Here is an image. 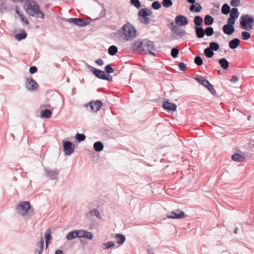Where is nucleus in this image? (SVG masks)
<instances>
[{"instance_id":"8fccbe9b","label":"nucleus","mask_w":254,"mask_h":254,"mask_svg":"<svg viewBox=\"0 0 254 254\" xmlns=\"http://www.w3.org/2000/svg\"><path fill=\"white\" fill-rule=\"evenodd\" d=\"M105 70L108 73H112L114 72V69L112 67L111 64H108L105 67Z\"/></svg>"},{"instance_id":"b1692460","label":"nucleus","mask_w":254,"mask_h":254,"mask_svg":"<svg viewBox=\"0 0 254 254\" xmlns=\"http://www.w3.org/2000/svg\"><path fill=\"white\" fill-rule=\"evenodd\" d=\"M51 230L50 229H48L46 231L45 233V238L46 239V248L48 247V246L49 245V243H50V241L52 239V236H51Z\"/></svg>"},{"instance_id":"69168bd1","label":"nucleus","mask_w":254,"mask_h":254,"mask_svg":"<svg viewBox=\"0 0 254 254\" xmlns=\"http://www.w3.org/2000/svg\"><path fill=\"white\" fill-rule=\"evenodd\" d=\"M55 254H63V252L60 250H57L55 252Z\"/></svg>"},{"instance_id":"cd10ccee","label":"nucleus","mask_w":254,"mask_h":254,"mask_svg":"<svg viewBox=\"0 0 254 254\" xmlns=\"http://www.w3.org/2000/svg\"><path fill=\"white\" fill-rule=\"evenodd\" d=\"M77 230H73V231H70L67 233L66 238L67 240H72L75 238H77Z\"/></svg>"},{"instance_id":"20e7f679","label":"nucleus","mask_w":254,"mask_h":254,"mask_svg":"<svg viewBox=\"0 0 254 254\" xmlns=\"http://www.w3.org/2000/svg\"><path fill=\"white\" fill-rule=\"evenodd\" d=\"M125 39L126 41L132 40L136 37L135 28L130 23H127L122 27Z\"/></svg>"},{"instance_id":"a18cd8bd","label":"nucleus","mask_w":254,"mask_h":254,"mask_svg":"<svg viewBox=\"0 0 254 254\" xmlns=\"http://www.w3.org/2000/svg\"><path fill=\"white\" fill-rule=\"evenodd\" d=\"M130 3L137 8L141 6V3L139 0H130Z\"/></svg>"},{"instance_id":"4be33fe9","label":"nucleus","mask_w":254,"mask_h":254,"mask_svg":"<svg viewBox=\"0 0 254 254\" xmlns=\"http://www.w3.org/2000/svg\"><path fill=\"white\" fill-rule=\"evenodd\" d=\"M231 159L234 161L239 162H243L245 160V157L239 153L234 154L232 156Z\"/></svg>"},{"instance_id":"0eeeda50","label":"nucleus","mask_w":254,"mask_h":254,"mask_svg":"<svg viewBox=\"0 0 254 254\" xmlns=\"http://www.w3.org/2000/svg\"><path fill=\"white\" fill-rule=\"evenodd\" d=\"M45 174L52 180H56L58 179L60 171L58 169L51 170L49 168H45Z\"/></svg>"},{"instance_id":"393cba45","label":"nucleus","mask_w":254,"mask_h":254,"mask_svg":"<svg viewBox=\"0 0 254 254\" xmlns=\"http://www.w3.org/2000/svg\"><path fill=\"white\" fill-rule=\"evenodd\" d=\"M93 147L95 151L97 152H100L103 149L104 145L102 142L101 141H97L95 142L93 144Z\"/></svg>"},{"instance_id":"72a5a7b5","label":"nucleus","mask_w":254,"mask_h":254,"mask_svg":"<svg viewBox=\"0 0 254 254\" xmlns=\"http://www.w3.org/2000/svg\"><path fill=\"white\" fill-rule=\"evenodd\" d=\"M115 242H112V241L108 242L107 243H103L102 245V248L104 250H107L108 249H110V248L113 247L115 246Z\"/></svg>"},{"instance_id":"f704fd0d","label":"nucleus","mask_w":254,"mask_h":254,"mask_svg":"<svg viewBox=\"0 0 254 254\" xmlns=\"http://www.w3.org/2000/svg\"><path fill=\"white\" fill-rule=\"evenodd\" d=\"M15 9H16V12L18 14L21 20L23 22H24L26 25L28 24L29 23L28 20H27V18L25 16H24L22 14H21L19 12L18 6H16Z\"/></svg>"},{"instance_id":"a878e982","label":"nucleus","mask_w":254,"mask_h":254,"mask_svg":"<svg viewBox=\"0 0 254 254\" xmlns=\"http://www.w3.org/2000/svg\"><path fill=\"white\" fill-rule=\"evenodd\" d=\"M219 63L221 67L224 69H227L229 67V62L225 58H222L219 60Z\"/></svg>"},{"instance_id":"9b49d317","label":"nucleus","mask_w":254,"mask_h":254,"mask_svg":"<svg viewBox=\"0 0 254 254\" xmlns=\"http://www.w3.org/2000/svg\"><path fill=\"white\" fill-rule=\"evenodd\" d=\"M26 87L29 90H34L38 87V84L32 78H28L26 81Z\"/></svg>"},{"instance_id":"7c9ffc66","label":"nucleus","mask_w":254,"mask_h":254,"mask_svg":"<svg viewBox=\"0 0 254 254\" xmlns=\"http://www.w3.org/2000/svg\"><path fill=\"white\" fill-rule=\"evenodd\" d=\"M118 50L117 46L112 45L109 48L108 53L111 56H114L117 53Z\"/></svg>"},{"instance_id":"39448f33","label":"nucleus","mask_w":254,"mask_h":254,"mask_svg":"<svg viewBox=\"0 0 254 254\" xmlns=\"http://www.w3.org/2000/svg\"><path fill=\"white\" fill-rule=\"evenodd\" d=\"M154 50V45L153 42L144 39L142 40V46H141V53L147 54H149L150 55L155 56V53L152 52Z\"/></svg>"},{"instance_id":"f8f14e48","label":"nucleus","mask_w":254,"mask_h":254,"mask_svg":"<svg viewBox=\"0 0 254 254\" xmlns=\"http://www.w3.org/2000/svg\"><path fill=\"white\" fill-rule=\"evenodd\" d=\"M67 21L70 23H73L79 26H83L88 24L87 22L82 18H71L68 19Z\"/></svg>"},{"instance_id":"2eb2a0df","label":"nucleus","mask_w":254,"mask_h":254,"mask_svg":"<svg viewBox=\"0 0 254 254\" xmlns=\"http://www.w3.org/2000/svg\"><path fill=\"white\" fill-rule=\"evenodd\" d=\"M162 107L165 110L171 111H175L177 109V106L175 104L170 103L168 101L165 102L163 104Z\"/></svg>"},{"instance_id":"6e6d98bb","label":"nucleus","mask_w":254,"mask_h":254,"mask_svg":"<svg viewBox=\"0 0 254 254\" xmlns=\"http://www.w3.org/2000/svg\"><path fill=\"white\" fill-rule=\"evenodd\" d=\"M213 18L211 16L207 14V25H211L213 23Z\"/></svg>"},{"instance_id":"774afa93","label":"nucleus","mask_w":254,"mask_h":254,"mask_svg":"<svg viewBox=\"0 0 254 254\" xmlns=\"http://www.w3.org/2000/svg\"><path fill=\"white\" fill-rule=\"evenodd\" d=\"M187 1L190 3H192V4H194V3L195 2V0H187Z\"/></svg>"},{"instance_id":"f03ea898","label":"nucleus","mask_w":254,"mask_h":254,"mask_svg":"<svg viewBox=\"0 0 254 254\" xmlns=\"http://www.w3.org/2000/svg\"><path fill=\"white\" fill-rule=\"evenodd\" d=\"M31 207V204L29 201H22L18 203L16 207L17 213L22 217H26L27 219H30L32 215L27 214L30 210Z\"/></svg>"},{"instance_id":"e433bc0d","label":"nucleus","mask_w":254,"mask_h":254,"mask_svg":"<svg viewBox=\"0 0 254 254\" xmlns=\"http://www.w3.org/2000/svg\"><path fill=\"white\" fill-rule=\"evenodd\" d=\"M208 48L213 51H217L219 49V45L216 42H212L210 43L209 47Z\"/></svg>"},{"instance_id":"4d7b16f0","label":"nucleus","mask_w":254,"mask_h":254,"mask_svg":"<svg viewBox=\"0 0 254 254\" xmlns=\"http://www.w3.org/2000/svg\"><path fill=\"white\" fill-rule=\"evenodd\" d=\"M77 238H83V236L82 235H84L85 231H84L83 230H77Z\"/></svg>"},{"instance_id":"c85d7f7f","label":"nucleus","mask_w":254,"mask_h":254,"mask_svg":"<svg viewBox=\"0 0 254 254\" xmlns=\"http://www.w3.org/2000/svg\"><path fill=\"white\" fill-rule=\"evenodd\" d=\"M207 90L215 97H218V94L215 90L213 86L207 80Z\"/></svg>"},{"instance_id":"5fc2aeb1","label":"nucleus","mask_w":254,"mask_h":254,"mask_svg":"<svg viewBox=\"0 0 254 254\" xmlns=\"http://www.w3.org/2000/svg\"><path fill=\"white\" fill-rule=\"evenodd\" d=\"M248 148L249 150L252 151H254V140L248 144Z\"/></svg>"},{"instance_id":"412c9836","label":"nucleus","mask_w":254,"mask_h":254,"mask_svg":"<svg viewBox=\"0 0 254 254\" xmlns=\"http://www.w3.org/2000/svg\"><path fill=\"white\" fill-rule=\"evenodd\" d=\"M240 40L238 38H234L229 42V46L231 49L237 48L240 45Z\"/></svg>"},{"instance_id":"79ce46f5","label":"nucleus","mask_w":254,"mask_h":254,"mask_svg":"<svg viewBox=\"0 0 254 254\" xmlns=\"http://www.w3.org/2000/svg\"><path fill=\"white\" fill-rule=\"evenodd\" d=\"M162 5L166 8H168L173 5L172 0H163L162 2Z\"/></svg>"},{"instance_id":"7ed1b4c3","label":"nucleus","mask_w":254,"mask_h":254,"mask_svg":"<svg viewBox=\"0 0 254 254\" xmlns=\"http://www.w3.org/2000/svg\"><path fill=\"white\" fill-rule=\"evenodd\" d=\"M254 20L253 18L250 15L243 14L241 16L240 24L242 29L246 31H250L252 29Z\"/></svg>"},{"instance_id":"3c124183","label":"nucleus","mask_w":254,"mask_h":254,"mask_svg":"<svg viewBox=\"0 0 254 254\" xmlns=\"http://www.w3.org/2000/svg\"><path fill=\"white\" fill-rule=\"evenodd\" d=\"M236 19L229 17L227 21V25L234 26L235 23Z\"/></svg>"},{"instance_id":"49530a36","label":"nucleus","mask_w":254,"mask_h":254,"mask_svg":"<svg viewBox=\"0 0 254 254\" xmlns=\"http://www.w3.org/2000/svg\"><path fill=\"white\" fill-rule=\"evenodd\" d=\"M242 39L244 40H247L251 37V34L247 31L242 32Z\"/></svg>"},{"instance_id":"c03bdc74","label":"nucleus","mask_w":254,"mask_h":254,"mask_svg":"<svg viewBox=\"0 0 254 254\" xmlns=\"http://www.w3.org/2000/svg\"><path fill=\"white\" fill-rule=\"evenodd\" d=\"M179 51L177 48H174L171 50V55L173 58H177L179 54Z\"/></svg>"},{"instance_id":"09e8293b","label":"nucleus","mask_w":254,"mask_h":254,"mask_svg":"<svg viewBox=\"0 0 254 254\" xmlns=\"http://www.w3.org/2000/svg\"><path fill=\"white\" fill-rule=\"evenodd\" d=\"M194 63L197 65H201L203 63V61L200 57L196 56L194 59Z\"/></svg>"},{"instance_id":"603ef678","label":"nucleus","mask_w":254,"mask_h":254,"mask_svg":"<svg viewBox=\"0 0 254 254\" xmlns=\"http://www.w3.org/2000/svg\"><path fill=\"white\" fill-rule=\"evenodd\" d=\"M230 4L232 6H238L240 4V0H231Z\"/></svg>"},{"instance_id":"37998d69","label":"nucleus","mask_w":254,"mask_h":254,"mask_svg":"<svg viewBox=\"0 0 254 254\" xmlns=\"http://www.w3.org/2000/svg\"><path fill=\"white\" fill-rule=\"evenodd\" d=\"M161 7V4L158 1H155L152 3V7L155 10H158Z\"/></svg>"},{"instance_id":"473e14b6","label":"nucleus","mask_w":254,"mask_h":254,"mask_svg":"<svg viewBox=\"0 0 254 254\" xmlns=\"http://www.w3.org/2000/svg\"><path fill=\"white\" fill-rule=\"evenodd\" d=\"M230 7L227 3L224 4L221 8V12L223 14H227L230 11Z\"/></svg>"},{"instance_id":"052dcab7","label":"nucleus","mask_w":254,"mask_h":254,"mask_svg":"<svg viewBox=\"0 0 254 254\" xmlns=\"http://www.w3.org/2000/svg\"><path fill=\"white\" fill-rule=\"evenodd\" d=\"M214 55L213 51L207 47V58H210Z\"/></svg>"},{"instance_id":"a19ab883","label":"nucleus","mask_w":254,"mask_h":254,"mask_svg":"<svg viewBox=\"0 0 254 254\" xmlns=\"http://www.w3.org/2000/svg\"><path fill=\"white\" fill-rule=\"evenodd\" d=\"M89 213L91 216H95L96 217H97L98 218H101L100 214L99 211L97 209H95V208L92 209L89 212Z\"/></svg>"},{"instance_id":"0e129e2a","label":"nucleus","mask_w":254,"mask_h":254,"mask_svg":"<svg viewBox=\"0 0 254 254\" xmlns=\"http://www.w3.org/2000/svg\"><path fill=\"white\" fill-rule=\"evenodd\" d=\"M239 79L238 76L236 75H233L231 79L230 80L232 82L235 83L237 82Z\"/></svg>"},{"instance_id":"1a4fd4ad","label":"nucleus","mask_w":254,"mask_h":254,"mask_svg":"<svg viewBox=\"0 0 254 254\" xmlns=\"http://www.w3.org/2000/svg\"><path fill=\"white\" fill-rule=\"evenodd\" d=\"M167 217L172 219H181L185 217V213L181 210L176 209L170 212Z\"/></svg>"},{"instance_id":"6ab92c4d","label":"nucleus","mask_w":254,"mask_h":254,"mask_svg":"<svg viewBox=\"0 0 254 254\" xmlns=\"http://www.w3.org/2000/svg\"><path fill=\"white\" fill-rule=\"evenodd\" d=\"M142 46V40L140 41L137 40L134 41L131 47V50L132 51H137L141 53V46Z\"/></svg>"},{"instance_id":"13d9d810","label":"nucleus","mask_w":254,"mask_h":254,"mask_svg":"<svg viewBox=\"0 0 254 254\" xmlns=\"http://www.w3.org/2000/svg\"><path fill=\"white\" fill-rule=\"evenodd\" d=\"M37 68L35 66H32L29 68V72L31 74H34L37 71Z\"/></svg>"},{"instance_id":"6e6552de","label":"nucleus","mask_w":254,"mask_h":254,"mask_svg":"<svg viewBox=\"0 0 254 254\" xmlns=\"http://www.w3.org/2000/svg\"><path fill=\"white\" fill-rule=\"evenodd\" d=\"M65 154L69 155L72 154L75 149L74 144L69 141H66L63 144Z\"/></svg>"},{"instance_id":"5701e85b","label":"nucleus","mask_w":254,"mask_h":254,"mask_svg":"<svg viewBox=\"0 0 254 254\" xmlns=\"http://www.w3.org/2000/svg\"><path fill=\"white\" fill-rule=\"evenodd\" d=\"M115 238L116 240L117 243L120 245H122L126 241L125 236L121 234H116L115 236Z\"/></svg>"},{"instance_id":"864d4df0","label":"nucleus","mask_w":254,"mask_h":254,"mask_svg":"<svg viewBox=\"0 0 254 254\" xmlns=\"http://www.w3.org/2000/svg\"><path fill=\"white\" fill-rule=\"evenodd\" d=\"M178 66L180 70L182 71H185L187 69L186 64L184 63H179Z\"/></svg>"},{"instance_id":"de8ad7c7","label":"nucleus","mask_w":254,"mask_h":254,"mask_svg":"<svg viewBox=\"0 0 254 254\" xmlns=\"http://www.w3.org/2000/svg\"><path fill=\"white\" fill-rule=\"evenodd\" d=\"M83 238H86L88 240H92L93 238V236L92 233L85 231L84 235H82Z\"/></svg>"},{"instance_id":"bb28decb","label":"nucleus","mask_w":254,"mask_h":254,"mask_svg":"<svg viewBox=\"0 0 254 254\" xmlns=\"http://www.w3.org/2000/svg\"><path fill=\"white\" fill-rule=\"evenodd\" d=\"M230 17H232V18H235L236 19L239 17V12L238 11V8H237L236 7L232 8L231 9V10H230Z\"/></svg>"},{"instance_id":"2f4dec72","label":"nucleus","mask_w":254,"mask_h":254,"mask_svg":"<svg viewBox=\"0 0 254 254\" xmlns=\"http://www.w3.org/2000/svg\"><path fill=\"white\" fill-rule=\"evenodd\" d=\"M51 115L52 112L49 109H45L41 112V116L46 119L50 118L51 117Z\"/></svg>"},{"instance_id":"aec40b11","label":"nucleus","mask_w":254,"mask_h":254,"mask_svg":"<svg viewBox=\"0 0 254 254\" xmlns=\"http://www.w3.org/2000/svg\"><path fill=\"white\" fill-rule=\"evenodd\" d=\"M195 30L196 36L199 38L203 37L205 34L206 35V29L204 30L202 26H195Z\"/></svg>"},{"instance_id":"f3484780","label":"nucleus","mask_w":254,"mask_h":254,"mask_svg":"<svg viewBox=\"0 0 254 254\" xmlns=\"http://www.w3.org/2000/svg\"><path fill=\"white\" fill-rule=\"evenodd\" d=\"M44 246V241L43 237H41L37 248L35 251V254H42Z\"/></svg>"},{"instance_id":"ea45409f","label":"nucleus","mask_w":254,"mask_h":254,"mask_svg":"<svg viewBox=\"0 0 254 254\" xmlns=\"http://www.w3.org/2000/svg\"><path fill=\"white\" fill-rule=\"evenodd\" d=\"M75 138L78 142H80L81 141H84L85 139L86 136L83 133H77L76 134Z\"/></svg>"},{"instance_id":"dca6fc26","label":"nucleus","mask_w":254,"mask_h":254,"mask_svg":"<svg viewBox=\"0 0 254 254\" xmlns=\"http://www.w3.org/2000/svg\"><path fill=\"white\" fill-rule=\"evenodd\" d=\"M170 25L171 26V30L175 34L180 36H183L185 35V31L175 25L173 22H171Z\"/></svg>"},{"instance_id":"423d86ee","label":"nucleus","mask_w":254,"mask_h":254,"mask_svg":"<svg viewBox=\"0 0 254 254\" xmlns=\"http://www.w3.org/2000/svg\"><path fill=\"white\" fill-rule=\"evenodd\" d=\"M151 14V10L147 8H142L138 13L139 20L144 24H147L151 22V19L149 16Z\"/></svg>"},{"instance_id":"4468645a","label":"nucleus","mask_w":254,"mask_h":254,"mask_svg":"<svg viewBox=\"0 0 254 254\" xmlns=\"http://www.w3.org/2000/svg\"><path fill=\"white\" fill-rule=\"evenodd\" d=\"M175 22L177 24L180 26H184L188 23L187 18L182 15H179L176 17Z\"/></svg>"},{"instance_id":"338daca9","label":"nucleus","mask_w":254,"mask_h":254,"mask_svg":"<svg viewBox=\"0 0 254 254\" xmlns=\"http://www.w3.org/2000/svg\"><path fill=\"white\" fill-rule=\"evenodd\" d=\"M26 0H12V1L13 2H18V1H19V2H24L26 1Z\"/></svg>"},{"instance_id":"a211bd4d","label":"nucleus","mask_w":254,"mask_h":254,"mask_svg":"<svg viewBox=\"0 0 254 254\" xmlns=\"http://www.w3.org/2000/svg\"><path fill=\"white\" fill-rule=\"evenodd\" d=\"M222 30L225 34L230 35L234 32L235 28L234 26L225 24L223 26Z\"/></svg>"},{"instance_id":"9d476101","label":"nucleus","mask_w":254,"mask_h":254,"mask_svg":"<svg viewBox=\"0 0 254 254\" xmlns=\"http://www.w3.org/2000/svg\"><path fill=\"white\" fill-rule=\"evenodd\" d=\"M87 67L97 77L101 79H104L105 75L104 71L94 68L90 65H88Z\"/></svg>"},{"instance_id":"4c0bfd02","label":"nucleus","mask_w":254,"mask_h":254,"mask_svg":"<svg viewBox=\"0 0 254 254\" xmlns=\"http://www.w3.org/2000/svg\"><path fill=\"white\" fill-rule=\"evenodd\" d=\"M195 79L200 84L206 87V79L202 76L196 77Z\"/></svg>"},{"instance_id":"bf43d9fd","label":"nucleus","mask_w":254,"mask_h":254,"mask_svg":"<svg viewBox=\"0 0 254 254\" xmlns=\"http://www.w3.org/2000/svg\"><path fill=\"white\" fill-rule=\"evenodd\" d=\"M214 33L213 28L212 27H207V36H210Z\"/></svg>"},{"instance_id":"58836bf2","label":"nucleus","mask_w":254,"mask_h":254,"mask_svg":"<svg viewBox=\"0 0 254 254\" xmlns=\"http://www.w3.org/2000/svg\"><path fill=\"white\" fill-rule=\"evenodd\" d=\"M15 37L17 40H21L26 38L27 33L24 30H23L22 33L16 34Z\"/></svg>"},{"instance_id":"e2e57ef3","label":"nucleus","mask_w":254,"mask_h":254,"mask_svg":"<svg viewBox=\"0 0 254 254\" xmlns=\"http://www.w3.org/2000/svg\"><path fill=\"white\" fill-rule=\"evenodd\" d=\"M95 63L99 65H102L104 64L103 61L101 59H98L95 61Z\"/></svg>"},{"instance_id":"680f3d73","label":"nucleus","mask_w":254,"mask_h":254,"mask_svg":"<svg viewBox=\"0 0 254 254\" xmlns=\"http://www.w3.org/2000/svg\"><path fill=\"white\" fill-rule=\"evenodd\" d=\"M104 80H106L109 81H111L113 79L112 76L110 75H105V76L104 77Z\"/></svg>"},{"instance_id":"c756f323","label":"nucleus","mask_w":254,"mask_h":254,"mask_svg":"<svg viewBox=\"0 0 254 254\" xmlns=\"http://www.w3.org/2000/svg\"><path fill=\"white\" fill-rule=\"evenodd\" d=\"M189 9L190 11L198 12L201 10L202 7L199 3H196V5L194 4L190 5Z\"/></svg>"},{"instance_id":"f257e3e1","label":"nucleus","mask_w":254,"mask_h":254,"mask_svg":"<svg viewBox=\"0 0 254 254\" xmlns=\"http://www.w3.org/2000/svg\"><path fill=\"white\" fill-rule=\"evenodd\" d=\"M24 8L26 12L33 17L44 18L45 15L40 9L39 4L32 0H26L24 4Z\"/></svg>"},{"instance_id":"c9c22d12","label":"nucleus","mask_w":254,"mask_h":254,"mask_svg":"<svg viewBox=\"0 0 254 254\" xmlns=\"http://www.w3.org/2000/svg\"><path fill=\"white\" fill-rule=\"evenodd\" d=\"M203 22V19L199 16H196L194 19L195 26H201Z\"/></svg>"},{"instance_id":"ddd939ff","label":"nucleus","mask_w":254,"mask_h":254,"mask_svg":"<svg viewBox=\"0 0 254 254\" xmlns=\"http://www.w3.org/2000/svg\"><path fill=\"white\" fill-rule=\"evenodd\" d=\"M89 105H90L91 110L92 111L97 112L100 109L101 107L103 105V104H102V102H101L100 101L97 100L94 102H90L89 104Z\"/></svg>"}]
</instances>
